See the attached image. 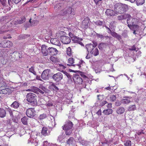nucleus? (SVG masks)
<instances>
[{"label": "nucleus", "mask_w": 146, "mask_h": 146, "mask_svg": "<svg viewBox=\"0 0 146 146\" xmlns=\"http://www.w3.org/2000/svg\"><path fill=\"white\" fill-rule=\"evenodd\" d=\"M21 121L24 125H26L27 124V118L26 117H24L21 119Z\"/></svg>", "instance_id": "nucleus-39"}, {"label": "nucleus", "mask_w": 146, "mask_h": 146, "mask_svg": "<svg viewBox=\"0 0 146 146\" xmlns=\"http://www.w3.org/2000/svg\"><path fill=\"white\" fill-rule=\"evenodd\" d=\"M124 145L125 146H131V142L129 140H127L124 143Z\"/></svg>", "instance_id": "nucleus-49"}, {"label": "nucleus", "mask_w": 146, "mask_h": 146, "mask_svg": "<svg viewBox=\"0 0 146 146\" xmlns=\"http://www.w3.org/2000/svg\"><path fill=\"white\" fill-rule=\"evenodd\" d=\"M30 35H22V37L23 38H27Z\"/></svg>", "instance_id": "nucleus-60"}, {"label": "nucleus", "mask_w": 146, "mask_h": 146, "mask_svg": "<svg viewBox=\"0 0 146 146\" xmlns=\"http://www.w3.org/2000/svg\"><path fill=\"white\" fill-rule=\"evenodd\" d=\"M50 59L51 61L54 63H56L58 61L57 59L54 56H51L50 58Z\"/></svg>", "instance_id": "nucleus-41"}, {"label": "nucleus", "mask_w": 146, "mask_h": 146, "mask_svg": "<svg viewBox=\"0 0 146 146\" xmlns=\"http://www.w3.org/2000/svg\"><path fill=\"white\" fill-rule=\"evenodd\" d=\"M50 70L49 69H47L44 70L41 74L42 78L44 80H48L49 78V75Z\"/></svg>", "instance_id": "nucleus-8"}, {"label": "nucleus", "mask_w": 146, "mask_h": 146, "mask_svg": "<svg viewBox=\"0 0 146 146\" xmlns=\"http://www.w3.org/2000/svg\"><path fill=\"white\" fill-rule=\"evenodd\" d=\"M115 23V22L114 21L111 22L110 23L109 25V27L111 29H112L114 27V24Z\"/></svg>", "instance_id": "nucleus-54"}, {"label": "nucleus", "mask_w": 146, "mask_h": 146, "mask_svg": "<svg viewBox=\"0 0 146 146\" xmlns=\"http://www.w3.org/2000/svg\"><path fill=\"white\" fill-rule=\"evenodd\" d=\"M137 6L142 5L145 2V0H135Z\"/></svg>", "instance_id": "nucleus-34"}, {"label": "nucleus", "mask_w": 146, "mask_h": 146, "mask_svg": "<svg viewBox=\"0 0 146 146\" xmlns=\"http://www.w3.org/2000/svg\"><path fill=\"white\" fill-rule=\"evenodd\" d=\"M64 3H60L59 4H57L54 6V9L56 11H58L59 10H61L63 9L64 5Z\"/></svg>", "instance_id": "nucleus-14"}, {"label": "nucleus", "mask_w": 146, "mask_h": 146, "mask_svg": "<svg viewBox=\"0 0 146 146\" xmlns=\"http://www.w3.org/2000/svg\"><path fill=\"white\" fill-rule=\"evenodd\" d=\"M37 135V133L35 132H33L32 133L31 135V137L33 139L36 138V136Z\"/></svg>", "instance_id": "nucleus-46"}, {"label": "nucleus", "mask_w": 146, "mask_h": 146, "mask_svg": "<svg viewBox=\"0 0 146 146\" xmlns=\"http://www.w3.org/2000/svg\"><path fill=\"white\" fill-rule=\"evenodd\" d=\"M96 33H97L95 31L92 30L91 31V34H90V35L92 36L96 35Z\"/></svg>", "instance_id": "nucleus-58"}, {"label": "nucleus", "mask_w": 146, "mask_h": 146, "mask_svg": "<svg viewBox=\"0 0 146 146\" xmlns=\"http://www.w3.org/2000/svg\"><path fill=\"white\" fill-rule=\"evenodd\" d=\"M21 0H8V3L9 5H11V4L14 3L15 4H17L21 1Z\"/></svg>", "instance_id": "nucleus-35"}, {"label": "nucleus", "mask_w": 146, "mask_h": 146, "mask_svg": "<svg viewBox=\"0 0 146 146\" xmlns=\"http://www.w3.org/2000/svg\"><path fill=\"white\" fill-rule=\"evenodd\" d=\"M0 1L2 5L3 6H5L6 5V0H0Z\"/></svg>", "instance_id": "nucleus-57"}, {"label": "nucleus", "mask_w": 146, "mask_h": 146, "mask_svg": "<svg viewBox=\"0 0 146 146\" xmlns=\"http://www.w3.org/2000/svg\"><path fill=\"white\" fill-rule=\"evenodd\" d=\"M43 146H49V144L48 143L47 141H45L44 142Z\"/></svg>", "instance_id": "nucleus-61"}, {"label": "nucleus", "mask_w": 146, "mask_h": 146, "mask_svg": "<svg viewBox=\"0 0 146 146\" xmlns=\"http://www.w3.org/2000/svg\"><path fill=\"white\" fill-rule=\"evenodd\" d=\"M110 98L111 102H114L116 99V96L115 95H112L110 96Z\"/></svg>", "instance_id": "nucleus-44"}, {"label": "nucleus", "mask_w": 146, "mask_h": 146, "mask_svg": "<svg viewBox=\"0 0 146 146\" xmlns=\"http://www.w3.org/2000/svg\"><path fill=\"white\" fill-rule=\"evenodd\" d=\"M50 90H48L46 88H45V89L44 90V92L47 93L48 94L50 93Z\"/></svg>", "instance_id": "nucleus-63"}, {"label": "nucleus", "mask_w": 146, "mask_h": 146, "mask_svg": "<svg viewBox=\"0 0 146 146\" xmlns=\"http://www.w3.org/2000/svg\"><path fill=\"white\" fill-rule=\"evenodd\" d=\"M29 71L30 72L33 73L34 75L36 76V72L35 70L34 67L33 66H32L29 68Z\"/></svg>", "instance_id": "nucleus-36"}, {"label": "nucleus", "mask_w": 146, "mask_h": 146, "mask_svg": "<svg viewBox=\"0 0 146 146\" xmlns=\"http://www.w3.org/2000/svg\"><path fill=\"white\" fill-rule=\"evenodd\" d=\"M68 62L70 64H67V65L68 66H74L75 65V64H72L74 63V59L73 58L71 57L68 59Z\"/></svg>", "instance_id": "nucleus-25"}, {"label": "nucleus", "mask_w": 146, "mask_h": 146, "mask_svg": "<svg viewBox=\"0 0 146 146\" xmlns=\"http://www.w3.org/2000/svg\"><path fill=\"white\" fill-rule=\"evenodd\" d=\"M130 17H131V15L129 14H125L117 16V19L118 20L120 21Z\"/></svg>", "instance_id": "nucleus-17"}, {"label": "nucleus", "mask_w": 146, "mask_h": 146, "mask_svg": "<svg viewBox=\"0 0 146 146\" xmlns=\"http://www.w3.org/2000/svg\"><path fill=\"white\" fill-rule=\"evenodd\" d=\"M96 36L98 38H100L101 39H104V36L102 34H100L96 33Z\"/></svg>", "instance_id": "nucleus-40"}, {"label": "nucleus", "mask_w": 146, "mask_h": 146, "mask_svg": "<svg viewBox=\"0 0 146 146\" xmlns=\"http://www.w3.org/2000/svg\"><path fill=\"white\" fill-rule=\"evenodd\" d=\"M136 110V106L135 105H131L128 107L127 110L128 111H133Z\"/></svg>", "instance_id": "nucleus-33"}, {"label": "nucleus", "mask_w": 146, "mask_h": 146, "mask_svg": "<svg viewBox=\"0 0 146 146\" xmlns=\"http://www.w3.org/2000/svg\"><path fill=\"white\" fill-rule=\"evenodd\" d=\"M121 103L119 101H117L115 103V105L117 106H120Z\"/></svg>", "instance_id": "nucleus-62"}, {"label": "nucleus", "mask_w": 146, "mask_h": 146, "mask_svg": "<svg viewBox=\"0 0 146 146\" xmlns=\"http://www.w3.org/2000/svg\"><path fill=\"white\" fill-rule=\"evenodd\" d=\"M69 35L70 37L71 38H74V39H72L73 40H74L75 41H78L79 40H82V38H80L79 37L76 36H74L73 34L71 33H69Z\"/></svg>", "instance_id": "nucleus-21"}, {"label": "nucleus", "mask_w": 146, "mask_h": 146, "mask_svg": "<svg viewBox=\"0 0 146 146\" xmlns=\"http://www.w3.org/2000/svg\"><path fill=\"white\" fill-rule=\"evenodd\" d=\"M50 90H48L46 88H45V89L44 90V92L47 93L48 94L50 93Z\"/></svg>", "instance_id": "nucleus-64"}, {"label": "nucleus", "mask_w": 146, "mask_h": 146, "mask_svg": "<svg viewBox=\"0 0 146 146\" xmlns=\"http://www.w3.org/2000/svg\"><path fill=\"white\" fill-rule=\"evenodd\" d=\"M113 112V110L111 109H108L104 110L103 113L106 115H109L111 114Z\"/></svg>", "instance_id": "nucleus-28"}, {"label": "nucleus", "mask_w": 146, "mask_h": 146, "mask_svg": "<svg viewBox=\"0 0 146 146\" xmlns=\"http://www.w3.org/2000/svg\"><path fill=\"white\" fill-rule=\"evenodd\" d=\"M41 52L44 56L49 55L48 48L45 45H42L41 47Z\"/></svg>", "instance_id": "nucleus-10"}, {"label": "nucleus", "mask_w": 146, "mask_h": 146, "mask_svg": "<svg viewBox=\"0 0 146 146\" xmlns=\"http://www.w3.org/2000/svg\"><path fill=\"white\" fill-rule=\"evenodd\" d=\"M48 52L49 55H55L57 54L58 51L56 48L52 47L48 48Z\"/></svg>", "instance_id": "nucleus-12"}, {"label": "nucleus", "mask_w": 146, "mask_h": 146, "mask_svg": "<svg viewBox=\"0 0 146 146\" xmlns=\"http://www.w3.org/2000/svg\"><path fill=\"white\" fill-rule=\"evenodd\" d=\"M125 111V110L123 108L120 107L117 108L116 111V112L118 114H121L123 113Z\"/></svg>", "instance_id": "nucleus-24"}, {"label": "nucleus", "mask_w": 146, "mask_h": 146, "mask_svg": "<svg viewBox=\"0 0 146 146\" xmlns=\"http://www.w3.org/2000/svg\"><path fill=\"white\" fill-rule=\"evenodd\" d=\"M80 143L83 145L86 146L88 144V142L84 140H82L80 141Z\"/></svg>", "instance_id": "nucleus-45"}, {"label": "nucleus", "mask_w": 146, "mask_h": 146, "mask_svg": "<svg viewBox=\"0 0 146 146\" xmlns=\"http://www.w3.org/2000/svg\"><path fill=\"white\" fill-rule=\"evenodd\" d=\"M64 136L63 135V134L61 135H59L58 137V140H59V142H60L62 139H64Z\"/></svg>", "instance_id": "nucleus-47"}, {"label": "nucleus", "mask_w": 146, "mask_h": 146, "mask_svg": "<svg viewBox=\"0 0 146 146\" xmlns=\"http://www.w3.org/2000/svg\"><path fill=\"white\" fill-rule=\"evenodd\" d=\"M66 52L68 55L69 56H71L72 52L70 47H69L67 48Z\"/></svg>", "instance_id": "nucleus-38"}, {"label": "nucleus", "mask_w": 146, "mask_h": 146, "mask_svg": "<svg viewBox=\"0 0 146 146\" xmlns=\"http://www.w3.org/2000/svg\"><path fill=\"white\" fill-rule=\"evenodd\" d=\"M106 14L108 16H113L115 15V13L113 10L111 9H107L105 12Z\"/></svg>", "instance_id": "nucleus-23"}, {"label": "nucleus", "mask_w": 146, "mask_h": 146, "mask_svg": "<svg viewBox=\"0 0 146 146\" xmlns=\"http://www.w3.org/2000/svg\"><path fill=\"white\" fill-rule=\"evenodd\" d=\"M60 39L61 42L64 44H68L71 41L70 38L66 36H62Z\"/></svg>", "instance_id": "nucleus-11"}, {"label": "nucleus", "mask_w": 146, "mask_h": 146, "mask_svg": "<svg viewBox=\"0 0 146 146\" xmlns=\"http://www.w3.org/2000/svg\"><path fill=\"white\" fill-rule=\"evenodd\" d=\"M6 112L3 109L0 108V117L3 118L6 116Z\"/></svg>", "instance_id": "nucleus-27"}, {"label": "nucleus", "mask_w": 146, "mask_h": 146, "mask_svg": "<svg viewBox=\"0 0 146 146\" xmlns=\"http://www.w3.org/2000/svg\"><path fill=\"white\" fill-rule=\"evenodd\" d=\"M73 80L77 84H82L83 82L82 79L78 76H76L74 77Z\"/></svg>", "instance_id": "nucleus-15"}, {"label": "nucleus", "mask_w": 146, "mask_h": 146, "mask_svg": "<svg viewBox=\"0 0 146 146\" xmlns=\"http://www.w3.org/2000/svg\"><path fill=\"white\" fill-rule=\"evenodd\" d=\"M86 47L87 49L88 53L89 52L90 53L95 48H94V45L92 44H86Z\"/></svg>", "instance_id": "nucleus-18"}, {"label": "nucleus", "mask_w": 146, "mask_h": 146, "mask_svg": "<svg viewBox=\"0 0 146 146\" xmlns=\"http://www.w3.org/2000/svg\"><path fill=\"white\" fill-rule=\"evenodd\" d=\"M39 88L40 89L42 90L43 91H44V90L45 89V88L43 86H42L40 85L39 86Z\"/></svg>", "instance_id": "nucleus-59"}, {"label": "nucleus", "mask_w": 146, "mask_h": 146, "mask_svg": "<svg viewBox=\"0 0 146 146\" xmlns=\"http://www.w3.org/2000/svg\"><path fill=\"white\" fill-rule=\"evenodd\" d=\"M95 24L97 25L101 26L102 25L103 23L100 21H98L95 23Z\"/></svg>", "instance_id": "nucleus-55"}, {"label": "nucleus", "mask_w": 146, "mask_h": 146, "mask_svg": "<svg viewBox=\"0 0 146 146\" xmlns=\"http://www.w3.org/2000/svg\"><path fill=\"white\" fill-rule=\"evenodd\" d=\"M111 35L112 36L116 38L118 40H120L121 38V36L115 32H113L111 33Z\"/></svg>", "instance_id": "nucleus-29"}, {"label": "nucleus", "mask_w": 146, "mask_h": 146, "mask_svg": "<svg viewBox=\"0 0 146 146\" xmlns=\"http://www.w3.org/2000/svg\"><path fill=\"white\" fill-rule=\"evenodd\" d=\"M19 106V104L17 101L14 102L11 105V107L14 108H17Z\"/></svg>", "instance_id": "nucleus-31"}, {"label": "nucleus", "mask_w": 146, "mask_h": 146, "mask_svg": "<svg viewBox=\"0 0 146 146\" xmlns=\"http://www.w3.org/2000/svg\"><path fill=\"white\" fill-rule=\"evenodd\" d=\"M112 38L111 36H104V39L105 40V41L107 42L108 43L110 42V39Z\"/></svg>", "instance_id": "nucleus-37"}, {"label": "nucleus", "mask_w": 146, "mask_h": 146, "mask_svg": "<svg viewBox=\"0 0 146 146\" xmlns=\"http://www.w3.org/2000/svg\"><path fill=\"white\" fill-rule=\"evenodd\" d=\"M26 21V18L25 17H21L20 19L17 20L15 21V24H21L25 22Z\"/></svg>", "instance_id": "nucleus-22"}, {"label": "nucleus", "mask_w": 146, "mask_h": 146, "mask_svg": "<svg viewBox=\"0 0 146 146\" xmlns=\"http://www.w3.org/2000/svg\"><path fill=\"white\" fill-rule=\"evenodd\" d=\"M36 97V95L35 94L29 93L27 95V100L28 102L31 103L33 106H36L37 104Z\"/></svg>", "instance_id": "nucleus-4"}, {"label": "nucleus", "mask_w": 146, "mask_h": 146, "mask_svg": "<svg viewBox=\"0 0 146 146\" xmlns=\"http://www.w3.org/2000/svg\"><path fill=\"white\" fill-rule=\"evenodd\" d=\"M31 19L29 21V22L30 23L31 25H29L28 24H26L25 26L26 27H29L31 26L32 25L35 26L38 23V21L36 20H33L32 21H31Z\"/></svg>", "instance_id": "nucleus-13"}, {"label": "nucleus", "mask_w": 146, "mask_h": 146, "mask_svg": "<svg viewBox=\"0 0 146 146\" xmlns=\"http://www.w3.org/2000/svg\"><path fill=\"white\" fill-rule=\"evenodd\" d=\"M132 29H130L131 30H133V33L134 34H136V31L138 30V29L139 28H136L135 27H133Z\"/></svg>", "instance_id": "nucleus-56"}, {"label": "nucleus", "mask_w": 146, "mask_h": 146, "mask_svg": "<svg viewBox=\"0 0 146 146\" xmlns=\"http://www.w3.org/2000/svg\"><path fill=\"white\" fill-rule=\"evenodd\" d=\"M108 44L106 43H100L98 46L100 50H102L103 48L106 46Z\"/></svg>", "instance_id": "nucleus-32"}, {"label": "nucleus", "mask_w": 146, "mask_h": 146, "mask_svg": "<svg viewBox=\"0 0 146 146\" xmlns=\"http://www.w3.org/2000/svg\"><path fill=\"white\" fill-rule=\"evenodd\" d=\"M127 18V23L128 26L130 29H132L133 27L139 28V26L137 25L138 22L137 19L131 17V16Z\"/></svg>", "instance_id": "nucleus-3"}, {"label": "nucleus", "mask_w": 146, "mask_h": 146, "mask_svg": "<svg viewBox=\"0 0 146 146\" xmlns=\"http://www.w3.org/2000/svg\"><path fill=\"white\" fill-rule=\"evenodd\" d=\"M127 6L125 4L118 3L115 4L114 6L115 11L119 13L122 14L124 13L127 9Z\"/></svg>", "instance_id": "nucleus-1"}, {"label": "nucleus", "mask_w": 146, "mask_h": 146, "mask_svg": "<svg viewBox=\"0 0 146 146\" xmlns=\"http://www.w3.org/2000/svg\"><path fill=\"white\" fill-rule=\"evenodd\" d=\"M50 41L51 43L52 44L58 46H60L61 45V44L59 40L56 38H51Z\"/></svg>", "instance_id": "nucleus-19"}, {"label": "nucleus", "mask_w": 146, "mask_h": 146, "mask_svg": "<svg viewBox=\"0 0 146 146\" xmlns=\"http://www.w3.org/2000/svg\"><path fill=\"white\" fill-rule=\"evenodd\" d=\"M98 99V100L99 102L102 101L103 99V97L102 96L100 95H98L97 96Z\"/></svg>", "instance_id": "nucleus-53"}, {"label": "nucleus", "mask_w": 146, "mask_h": 146, "mask_svg": "<svg viewBox=\"0 0 146 146\" xmlns=\"http://www.w3.org/2000/svg\"><path fill=\"white\" fill-rule=\"evenodd\" d=\"M26 113L28 117L31 118L34 117L36 115V111L34 108H28L26 110Z\"/></svg>", "instance_id": "nucleus-6"}, {"label": "nucleus", "mask_w": 146, "mask_h": 146, "mask_svg": "<svg viewBox=\"0 0 146 146\" xmlns=\"http://www.w3.org/2000/svg\"><path fill=\"white\" fill-rule=\"evenodd\" d=\"M12 45L13 43L12 42L10 41H3L0 44V46L3 48H9L12 46Z\"/></svg>", "instance_id": "nucleus-9"}, {"label": "nucleus", "mask_w": 146, "mask_h": 146, "mask_svg": "<svg viewBox=\"0 0 146 146\" xmlns=\"http://www.w3.org/2000/svg\"><path fill=\"white\" fill-rule=\"evenodd\" d=\"M63 77V76L62 73L58 72L54 74L52 76L53 79L56 82H59L62 80Z\"/></svg>", "instance_id": "nucleus-7"}, {"label": "nucleus", "mask_w": 146, "mask_h": 146, "mask_svg": "<svg viewBox=\"0 0 146 146\" xmlns=\"http://www.w3.org/2000/svg\"><path fill=\"white\" fill-rule=\"evenodd\" d=\"M107 103V102L105 101H100V102L99 105L100 106H104L105 104Z\"/></svg>", "instance_id": "nucleus-50"}, {"label": "nucleus", "mask_w": 146, "mask_h": 146, "mask_svg": "<svg viewBox=\"0 0 146 146\" xmlns=\"http://www.w3.org/2000/svg\"><path fill=\"white\" fill-rule=\"evenodd\" d=\"M89 21L88 19H85L83 21L81 27L84 29H86L88 27Z\"/></svg>", "instance_id": "nucleus-20"}, {"label": "nucleus", "mask_w": 146, "mask_h": 146, "mask_svg": "<svg viewBox=\"0 0 146 146\" xmlns=\"http://www.w3.org/2000/svg\"><path fill=\"white\" fill-rule=\"evenodd\" d=\"M96 5H99L101 3L102 0H94Z\"/></svg>", "instance_id": "nucleus-52"}, {"label": "nucleus", "mask_w": 146, "mask_h": 146, "mask_svg": "<svg viewBox=\"0 0 146 146\" xmlns=\"http://www.w3.org/2000/svg\"><path fill=\"white\" fill-rule=\"evenodd\" d=\"M74 139L72 137L70 138L67 141V144L70 145L72 144L73 142Z\"/></svg>", "instance_id": "nucleus-42"}, {"label": "nucleus", "mask_w": 146, "mask_h": 146, "mask_svg": "<svg viewBox=\"0 0 146 146\" xmlns=\"http://www.w3.org/2000/svg\"><path fill=\"white\" fill-rule=\"evenodd\" d=\"M62 72H63L64 74L66 75L68 78H71L72 76L70 75V74L68 73L66 71H62Z\"/></svg>", "instance_id": "nucleus-48"}, {"label": "nucleus", "mask_w": 146, "mask_h": 146, "mask_svg": "<svg viewBox=\"0 0 146 146\" xmlns=\"http://www.w3.org/2000/svg\"><path fill=\"white\" fill-rule=\"evenodd\" d=\"M123 98L124 99L121 100V103L123 104H128L131 101L130 99V98H132V97H129L128 96H126L124 97Z\"/></svg>", "instance_id": "nucleus-16"}, {"label": "nucleus", "mask_w": 146, "mask_h": 146, "mask_svg": "<svg viewBox=\"0 0 146 146\" xmlns=\"http://www.w3.org/2000/svg\"><path fill=\"white\" fill-rule=\"evenodd\" d=\"M46 114L43 113L42 114L40 115L39 117V118L40 119H42L46 117Z\"/></svg>", "instance_id": "nucleus-43"}, {"label": "nucleus", "mask_w": 146, "mask_h": 146, "mask_svg": "<svg viewBox=\"0 0 146 146\" xmlns=\"http://www.w3.org/2000/svg\"><path fill=\"white\" fill-rule=\"evenodd\" d=\"M41 133L44 136L48 135L47 128L46 127H43Z\"/></svg>", "instance_id": "nucleus-30"}, {"label": "nucleus", "mask_w": 146, "mask_h": 146, "mask_svg": "<svg viewBox=\"0 0 146 146\" xmlns=\"http://www.w3.org/2000/svg\"><path fill=\"white\" fill-rule=\"evenodd\" d=\"M73 125V123L71 121L68 120L66 122L65 124L62 126V129L65 131V134L66 135H69L71 134Z\"/></svg>", "instance_id": "nucleus-2"}, {"label": "nucleus", "mask_w": 146, "mask_h": 146, "mask_svg": "<svg viewBox=\"0 0 146 146\" xmlns=\"http://www.w3.org/2000/svg\"><path fill=\"white\" fill-rule=\"evenodd\" d=\"M9 91V89L7 88L3 89L2 91V93L4 94H7Z\"/></svg>", "instance_id": "nucleus-51"}, {"label": "nucleus", "mask_w": 146, "mask_h": 146, "mask_svg": "<svg viewBox=\"0 0 146 146\" xmlns=\"http://www.w3.org/2000/svg\"><path fill=\"white\" fill-rule=\"evenodd\" d=\"M74 10L73 9L69 7H66L64 6L63 9L61 10V11L60 12V14L62 15H64L67 14H71L72 15L74 14Z\"/></svg>", "instance_id": "nucleus-5"}, {"label": "nucleus", "mask_w": 146, "mask_h": 146, "mask_svg": "<svg viewBox=\"0 0 146 146\" xmlns=\"http://www.w3.org/2000/svg\"><path fill=\"white\" fill-rule=\"evenodd\" d=\"M90 53L94 56H98L99 54L98 50L97 48H95Z\"/></svg>", "instance_id": "nucleus-26"}]
</instances>
